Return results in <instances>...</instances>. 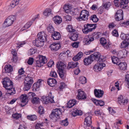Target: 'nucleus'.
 <instances>
[{
	"instance_id": "1",
	"label": "nucleus",
	"mask_w": 129,
	"mask_h": 129,
	"mask_svg": "<svg viewBox=\"0 0 129 129\" xmlns=\"http://www.w3.org/2000/svg\"><path fill=\"white\" fill-rule=\"evenodd\" d=\"M2 82L3 86L7 90L8 94L11 95L15 93V88L13 87V85L12 82L9 78L6 77L4 78L2 80Z\"/></svg>"
},
{
	"instance_id": "2",
	"label": "nucleus",
	"mask_w": 129,
	"mask_h": 129,
	"mask_svg": "<svg viewBox=\"0 0 129 129\" xmlns=\"http://www.w3.org/2000/svg\"><path fill=\"white\" fill-rule=\"evenodd\" d=\"M47 35L43 32H41L38 34L37 38L33 41V45L37 47L43 46L45 41H46Z\"/></svg>"
},
{
	"instance_id": "3",
	"label": "nucleus",
	"mask_w": 129,
	"mask_h": 129,
	"mask_svg": "<svg viewBox=\"0 0 129 129\" xmlns=\"http://www.w3.org/2000/svg\"><path fill=\"white\" fill-rule=\"evenodd\" d=\"M28 75L29 76L26 77L24 80V86L23 89L24 91L28 90L30 89L33 82V77H34V74L32 73Z\"/></svg>"
},
{
	"instance_id": "4",
	"label": "nucleus",
	"mask_w": 129,
	"mask_h": 129,
	"mask_svg": "<svg viewBox=\"0 0 129 129\" xmlns=\"http://www.w3.org/2000/svg\"><path fill=\"white\" fill-rule=\"evenodd\" d=\"M61 110L60 108L52 110L49 116L50 118L54 121H56L61 116Z\"/></svg>"
},
{
	"instance_id": "5",
	"label": "nucleus",
	"mask_w": 129,
	"mask_h": 129,
	"mask_svg": "<svg viewBox=\"0 0 129 129\" xmlns=\"http://www.w3.org/2000/svg\"><path fill=\"white\" fill-rule=\"evenodd\" d=\"M93 61L94 60L97 61L98 63H102L105 60V59L101 56V55L99 52H95L93 54L90 55Z\"/></svg>"
},
{
	"instance_id": "6",
	"label": "nucleus",
	"mask_w": 129,
	"mask_h": 129,
	"mask_svg": "<svg viewBox=\"0 0 129 129\" xmlns=\"http://www.w3.org/2000/svg\"><path fill=\"white\" fill-rule=\"evenodd\" d=\"M80 16L78 19L80 20L86 21L88 19V17L89 16V12L85 10H82L80 14Z\"/></svg>"
},
{
	"instance_id": "7",
	"label": "nucleus",
	"mask_w": 129,
	"mask_h": 129,
	"mask_svg": "<svg viewBox=\"0 0 129 129\" xmlns=\"http://www.w3.org/2000/svg\"><path fill=\"white\" fill-rule=\"evenodd\" d=\"M15 19V17L14 16L11 15L9 16L4 22V24L5 25V27H8L11 25Z\"/></svg>"
},
{
	"instance_id": "8",
	"label": "nucleus",
	"mask_w": 129,
	"mask_h": 129,
	"mask_svg": "<svg viewBox=\"0 0 129 129\" xmlns=\"http://www.w3.org/2000/svg\"><path fill=\"white\" fill-rule=\"evenodd\" d=\"M123 11L121 9L118 10L115 15V18L116 21H119L123 19Z\"/></svg>"
},
{
	"instance_id": "9",
	"label": "nucleus",
	"mask_w": 129,
	"mask_h": 129,
	"mask_svg": "<svg viewBox=\"0 0 129 129\" xmlns=\"http://www.w3.org/2000/svg\"><path fill=\"white\" fill-rule=\"evenodd\" d=\"M100 43L104 48L106 49H108L110 47L111 44L110 42L107 43L106 40L104 38H102L100 40Z\"/></svg>"
},
{
	"instance_id": "10",
	"label": "nucleus",
	"mask_w": 129,
	"mask_h": 129,
	"mask_svg": "<svg viewBox=\"0 0 129 129\" xmlns=\"http://www.w3.org/2000/svg\"><path fill=\"white\" fill-rule=\"evenodd\" d=\"M78 94L77 96V98L78 100L86 99V94L84 91H81L80 89L78 90Z\"/></svg>"
},
{
	"instance_id": "11",
	"label": "nucleus",
	"mask_w": 129,
	"mask_h": 129,
	"mask_svg": "<svg viewBox=\"0 0 129 129\" xmlns=\"http://www.w3.org/2000/svg\"><path fill=\"white\" fill-rule=\"evenodd\" d=\"M91 123V117L90 116H87L85 119L84 125V128L89 127Z\"/></svg>"
},
{
	"instance_id": "12",
	"label": "nucleus",
	"mask_w": 129,
	"mask_h": 129,
	"mask_svg": "<svg viewBox=\"0 0 129 129\" xmlns=\"http://www.w3.org/2000/svg\"><path fill=\"white\" fill-rule=\"evenodd\" d=\"M49 98L47 96H43L41 99V100L43 103L45 104H47L48 103H54V101L53 99L50 98L49 99Z\"/></svg>"
},
{
	"instance_id": "13",
	"label": "nucleus",
	"mask_w": 129,
	"mask_h": 129,
	"mask_svg": "<svg viewBox=\"0 0 129 129\" xmlns=\"http://www.w3.org/2000/svg\"><path fill=\"white\" fill-rule=\"evenodd\" d=\"M20 100L22 103H24V104L22 105L21 104L22 107H23L28 102V99H27V96L26 94H22L20 96Z\"/></svg>"
},
{
	"instance_id": "14",
	"label": "nucleus",
	"mask_w": 129,
	"mask_h": 129,
	"mask_svg": "<svg viewBox=\"0 0 129 129\" xmlns=\"http://www.w3.org/2000/svg\"><path fill=\"white\" fill-rule=\"evenodd\" d=\"M49 47L50 48L52 51H56L60 48V46L59 44L53 43Z\"/></svg>"
},
{
	"instance_id": "15",
	"label": "nucleus",
	"mask_w": 129,
	"mask_h": 129,
	"mask_svg": "<svg viewBox=\"0 0 129 129\" xmlns=\"http://www.w3.org/2000/svg\"><path fill=\"white\" fill-rule=\"evenodd\" d=\"M94 93L95 97L100 98L103 96L104 94V91L101 90L95 89L94 90Z\"/></svg>"
},
{
	"instance_id": "16",
	"label": "nucleus",
	"mask_w": 129,
	"mask_h": 129,
	"mask_svg": "<svg viewBox=\"0 0 129 129\" xmlns=\"http://www.w3.org/2000/svg\"><path fill=\"white\" fill-rule=\"evenodd\" d=\"M93 61L90 55L87 57L85 58L83 60L84 64L86 66H88L91 64Z\"/></svg>"
},
{
	"instance_id": "17",
	"label": "nucleus",
	"mask_w": 129,
	"mask_h": 129,
	"mask_svg": "<svg viewBox=\"0 0 129 129\" xmlns=\"http://www.w3.org/2000/svg\"><path fill=\"white\" fill-rule=\"evenodd\" d=\"M48 84L50 86H54L57 83L56 80L53 78H49L47 81Z\"/></svg>"
},
{
	"instance_id": "18",
	"label": "nucleus",
	"mask_w": 129,
	"mask_h": 129,
	"mask_svg": "<svg viewBox=\"0 0 129 129\" xmlns=\"http://www.w3.org/2000/svg\"><path fill=\"white\" fill-rule=\"evenodd\" d=\"M51 37L53 39L55 40H59L61 37L60 34L57 31H54L51 35Z\"/></svg>"
},
{
	"instance_id": "19",
	"label": "nucleus",
	"mask_w": 129,
	"mask_h": 129,
	"mask_svg": "<svg viewBox=\"0 0 129 129\" xmlns=\"http://www.w3.org/2000/svg\"><path fill=\"white\" fill-rule=\"evenodd\" d=\"M56 67L58 71L66 70V65L62 62H58L56 65Z\"/></svg>"
},
{
	"instance_id": "20",
	"label": "nucleus",
	"mask_w": 129,
	"mask_h": 129,
	"mask_svg": "<svg viewBox=\"0 0 129 129\" xmlns=\"http://www.w3.org/2000/svg\"><path fill=\"white\" fill-rule=\"evenodd\" d=\"M36 58L43 64L45 63L47 61L46 57L41 55H38Z\"/></svg>"
},
{
	"instance_id": "21",
	"label": "nucleus",
	"mask_w": 129,
	"mask_h": 129,
	"mask_svg": "<svg viewBox=\"0 0 129 129\" xmlns=\"http://www.w3.org/2000/svg\"><path fill=\"white\" fill-rule=\"evenodd\" d=\"M53 20L54 23L57 25H59L60 24L62 21V19L59 16H56L53 18Z\"/></svg>"
},
{
	"instance_id": "22",
	"label": "nucleus",
	"mask_w": 129,
	"mask_h": 129,
	"mask_svg": "<svg viewBox=\"0 0 129 129\" xmlns=\"http://www.w3.org/2000/svg\"><path fill=\"white\" fill-rule=\"evenodd\" d=\"M58 73L61 78L64 79L66 75V70H59Z\"/></svg>"
},
{
	"instance_id": "23",
	"label": "nucleus",
	"mask_w": 129,
	"mask_h": 129,
	"mask_svg": "<svg viewBox=\"0 0 129 129\" xmlns=\"http://www.w3.org/2000/svg\"><path fill=\"white\" fill-rule=\"evenodd\" d=\"M118 102L120 105L126 104L128 101V99H123L122 96L121 95L119 97H118Z\"/></svg>"
},
{
	"instance_id": "24",
	"label": "nucleus",
	"mask_w": 129,
	"mask_h": 129,
	"mask_svg": "<svg viewBox=\"0 0 129 129\" xmlns=\"http://www.w3.org/2000/svg\"><path fill=\"white\" fill-rule=\"evenodd\" d=\"M77 103L76 100L73 99L69 101L67 104L66 106L67 108H71L73 106L75 105Z\"/></svg>"
},
{
	"instance_id": "25",
	"label": "nucleus",
	"mask_w": 129,
	"mask_h": 129,
	"mask_svg": "<svg viewBox=\"0 0 129 129\" xmlns=\"http://www.w3.org/2000/svg\"><path fill=\"white\" fill-rule=\"evenodd\" d=\"M4 70L6 73H9L13 71V68L12 66L8 64L5 66Z\"/></svg>"
},
{
	"instance_id": "26",
	"label": "nucleus",
	"mask_w": 129,
	"mask_h": 129,
	"mask_svg": "<svg viewBox=\"0 0 129 129\" xmlns=\"http://www.w3.org/2000/svg\"><path fill=\"white\" fill-rule=\"evenodd\" d=\"M21 0H13L9 6V8L12 9L18 5Z\"/></svg>"
},
{
	"instance_id": "27",
	"label": "nucleus",
	"mask_w": 129,
	"mask_h": 129,
	"mask_svg": "<svg viewBox=\"0 0 129 129\" xmlns=\"http://www.w3.org/2000/svg\"><path fill=\"white\" fill-rule=\"evenodd\" d=\"M83 56L82 52H80L72 58V60L75 61L79 60Z\"/></svg>"
},
{
	"instance_id": "28",
	"label": "nucleus",
	"mask_w": 129,
	"mask_h": 129,
	"mask_svg": "<svg viewBox=\"0 0 129 129\" xmlns=\"http://www.w3.org/2000/svg\"><path fill=\"white\" fill-rule=\"evenodd\" d=\"M78 64V63L77 62H76L75 63L72 62H69L67 68L68 69H73L77 67Z\"/></svg>"
},
{
	"instance_id": "29",
	"label": "nucleus",
	"mask_w": 129,
	"mask_h": 129,
	"mask_svg": "<svg viewBox=\"0 0 129 129\" xmlns=\"http://www.w3.org/2000/svg\"><path fill=\"white\" fill-rule=\"evenodd\" d=\"M120 69L125 70L126 68L127 64L125 62H120L118 64Z\"/></svg>"
},
{
	"instance_id": "30",
	"label": "nucleus",
	"mask_w": 129,
	"mask_h": 129,
	"mask_svg": "<svg viewBox=\"0 0 129 129\" xmlns=\"http://www.w3.org/2000/svg\"><path fill=\"white\" fill-rule=\"evenodd\" d=\"M111 5V3L110 2H107L103 3V8L108 10L109 8Z\"/></svg>"
},
{
	"instance_id": "31",
	"label": "nucleus",
	"mask_w": 129,
	"mask_h": 129,
	"mask_svg": "<svg viewBox=\"0 0 129 129\" xmlns=\"http://www.w3.org/2000/svg\"><path fill=\"white\" fill-rule=\"evenodd\" d=\"M78 35L77 34H76L75 32L72 33L71 36L70 37V39L74 41H75L77 40Z\"/></svg>"
},
{
	"instance_id": "32",
	"label": "nucleus",
	"mask_w": 129,
	"mask_h": 129,
	"mask_svg": "<svg viewBox=\"0 0 129 129\" xmlns=\"http://www.w3.org/2000/svg\"><path fill=\"white\" fill-rule=\"evenodd\" d=\"M82 114V111L80 110H77L72 113V115L74 117L77 115H81Z\"/></svg>"
},
{
	"instance_id": "33",
	"label": "nucleus",
	"mask_w": 129,
	"mask_h": 129,
	"mask_svg": "<svg viewBox=\"0 0 129 129\" xmlns=\"http://www.w3.org/2000/svg\"><path fill=\"white\" fill-rule=\"evenodd\" d=\"M47 29L48 32L50 33H53L54 31V29L51 24H49L48 25Z\"/></svg>"
},
{
	"instance_id": "34",
	"label": "nucleus",
	"mask_w": 129,
	"mask_h": 129,
	"mask_svg": "<svg viewBox=\"0 0 129 129\" xmlns=\"http://www.w3.org/2000/svg\"><path fill=\"white\" fill-rule=\"evenodd\" d=\"M129 44V41L128 42L126 40H123L121 43L120 47L121 48H125L128 46Z\"/></svg>"
},
{
	"instance_id": "35",
	"label": "nucleus",
	"mask_w": 129,
	"mask_h": 129,
	"mask_svg": "<svg viewBox=\"0 0 129 129\" xmlns=\"http://www.w3.org/2000/svg\"><path fill=\"white\" fill-rule=\"evenodd\" d=\"M129 2L128 0H121L120 3L121 6L122 8H124L126 7V5Z\"/></svg>"
},
{
	"instance_id": "36",
	"label": "nucleus",
	"mask_w": 129,
	"mask_h": 129,
	"mask_svg": "<svg viewBox=\"0 0 129 129\" xmlns=\"http://www.w3.org/2000/svg\"><path fill=\"white\" fill-rule=\"evenodd\" d=\"M51 10L49 9H47L43 12V14L45 16H48L51 14Z\"/></svg>"
},
{
	"instance_id": "37",
	"label": "nucleus",
	"mask_w": 129,
	"mask_h": 129,
	"mask_svg": "<svg viewBox=\"0 0 129 129\" xmlns=\"http://www.w3.org/2000/svg\"><path fill=\"white\" fill-rule=\"evenodd\" d=\"M90 20H92L93 22L96 23L98 21V19L96 15H94L91 16L90 17Z\"/></svg>"
},
{
	"instance_id": "38",
	"label": "nucleus",
	"mask_w": 129,
	"mask_h": 129,
	"mask_svg": "<svg viewBox=\"0 0 129 129\" xmlns=\"http://www.w3.org/2000/svg\"><path fill=\"white\" fill-rule=\"evenodd\" d=\"M101 33L100 32H95L93 33L90 35V36H92L96 39L99 38L101 36Z\"/></svg>"
},
{
	"instance_id": "39",
	"label": "nucleus",
	"mask_w": 129,
	"mask_h": 129,
	"mask_svg": "<svg viewBox=\"0 0 129 129\" xmlns=\"http://www.w3.org/2000/svg\"><path fill=\"white\" fill-rule=\"evenodd\" d=\"M111 59L112 62L113 63L116 64L117 65H118L119 60L117 57L114 56L113 57H111Z\"/></svg>"
},
{
	"instance_id": "40",
	"label": "nucleus",
	"mask_w": 129,
	"mask_h": 129,
	"mask_svg": "<svg viewBox=\"0 0 129 129\" xmlns=\"http://www.w3.org/2000/svg\"><path fill=\"white\" fill-rule=\"evenodd\" d=\"M88 37V38L87 39L85 42V44L86 45H88L90 44V43L94 41V38L92 36Z\"/></svg>"
},
{
	"instance_id": "41",
	"label": "nucleus",
	"mask_w": 129,
	"mask_h": 129,
	"mask_svg": "<svg viewBox=\"0 0 129 129\" xmlns=\"http://www.w3.org/2000/svg\"><path fill=\"white\" fill-rule=\"evenodd\" d=\"M27 118L29 120L34 121L36 120L37 118V116L35 115H29L27 116Z\"/></svg>"
},
{
	"instance_id": "42",
	"label": "nucleus",
	"mask_w": 129,
	"mask_h": 129,
	"mask_svg": "<svg viewBox=\"0 0 129 129\" xmlns=\"http://www.w3.org/2000/svg\"><path fill=\"white\" fill-rule=\"evenodd\" d=\"M127 51L125 49L123 50L120 52L119 53L122 55V56L120 57V58H124L127 56Z\"/></svg>"
},
{
	"instance_id": "43",
	"label": "nucleus",
	"mask_w": 129,
	"mask_h": 129,
	"mask_svg": "<svg viewBox=\"0 0 129 129\" xmlns=\"http://www.w3.org/2000/svg\"><path fill=\"white\" fill-rule=\"evenodd\" d=\"M7 38V35H3L1 37V38L0 39V44L3 42H5L7 41L8 37Z\"/></svg>"
},
{
	"instance_id": "44",
	"label": "nucleus",
	"mask_w": 129,
	"mask_h": 129,
	"mask_svg": "<svg viewBox=\"0 0 129 129\" xmlns=\"http://www.w3.org/2000/svg\"><path fill=\"white\" fill-rule=\"evenodd\" d=\"M67 29L68 32L72 33L75 32V29L72 28V26L70 25L68 26V27L67 28Z\"/></svg>"
},
{
	"instance_id": "45",
	"label": "nucleus",
	"mask_w": 129,
	"mask_h": 129,
	"mask_svg": "<svg viewBox=\"0 0 129 129\" xmlns=\"http://www.w3.org/2000/svg\"><path fill=\"white\" fill-rule=\"evenodd\" d=\"M21 115L20 114H18L17 113H15L13 114L12 115V117L15 119H18L19 118L21 117Z\"/></svg>"
},
{
	"instance_id": "46",
	"label": "nucleus",
	"mask_w": 129,
	"mask_h": 129,
	"mask_svg": "<svg viewBox=\"0 0 129 129\" xmlns=\"http://www.w3.org/2000/svg\"><path fill=\"white\" fill-rule=\"evenodd\" d=\"M35 95L34 93L30 92L27 94V99H32Z\"/></svg>"
},
{
	"instance_id": "47",
	"label": "nucleus",
	"mask_w": 129,
	"mask_h": 129,
	"mask_svg": "<svg viewBox=\"0 0 129 129\" xmlns=\"http://www.w3.org/2000/svg\"><path fill=\"white\" fill-rule=\"evenodd\" d=\"M80 81L82 84H85L87 82L86 79L85 77H81L80 78Z\"/></svg>"
},
{
	"instance_id": "48",
	"label": "nucleus",
	"mask_w": 129,
	"mask_h": 129,
	"mask_svg": "<svg viewBox=\"0 0 129 129\" xmlns=\"http://www.w3.org/2000/svg\"><path fill=\"white\" fill-rule=\"evenodd\" d=\"M64 11L67 13H68L70 12V8L68 5H65L63 7Z\"/></svg>"
},
{
	"instance_id": "49",
	"label": "nucleus",
	"mask_w": 129,
	"mask_h": 129,
	"mask_svg": "<svg viewBox=\"0 0 129 129\" xmlns=\"http://www.w3.org/2000/svg\"><path fill=\"white\" fill-rule=\"evenodd\" d=\"M36 66L39 67H41L43 66V64L41 63L40 61H39V60L36 58Z\"/></svg>"
},
{
	"instance_id": "50",
	"label": "nucleus",
	"mask_w": 129,
	"mask_h": 129,
	"mask_svg": "<svg viewBox=\"0 0 129 129\" xmlns=\"http://www.w3.org/2000/svg\"><path fill=\"white\" fill-rule=\"evenodd\" d=\"M60 124L62 125H63L64 126L67 125L68 124L67 118H66L64 120H62Z\"/></svg>"
},
{
	"instance_id": "51",
	"label": "nucleus",
	"mask_w": 129,
	"mask_h": 129,
	"mask_svg": "<svg viewBox=\"0 0 129 129\" xmlns=\"http://www.w3.org/2000/svg\"><path fill=\"white\" fill-rule=\"evenodd\" d=\"M31 101L33 103L38 104L39 102V98L37 97H34L32 99Z\"/></svg>"
},
{
	"instance_id": "52",
	"label": "nucleus",
	"mask_w": 129,
	"mask_h": 129,
	"mask_svg": "<svg viewBox=\"0 0 129 129\" xmlns=\"http://www.w3.org/2000/svg\"><path fill=\"white\" fill-rule=\"evenodd\" d=\"M86 26H88L89 27H92V28H91L92 29V30H93L95 29L96 27V24H86Z\"/></svg>"
},
{
	"instance_id": "53",
	"label": "nucleus",
	"mask_w": 129,
	"mask_h": 129,
	"mask_svg": "<svg viewBox=\"0 0 129 129\" xmlns=\"http://www.w3.org/2000/svg\"><path fill=\"white\" fill-rule=\"evenodd\" d=\"M39 113L40 114H42L44 113V110L42 106H40L39 107L38 109Z\"/></svg>"
},
{
	"instance_id": "54",
	"label": "nucleus",
	"mask_w": 129,
	"mask_h": 129,
	"mask_svg": "<svg viewBox=\"0 0 129 129\" xmlns=\"http://www.w3.org/2000/svg\"><path fill=\"white\" fill-rule=\"evenodd\" d=\"M36 52V50L33 48H32L29 49L28 51V54L29 55H31L34 54Z\"/></svg>"
},
{
	"instance_id": "55",
	"label": "nucleus",
	"mask_w": 129,
	"mask_h": 129,
	"mask_svg": "<svg viewBox=\"0 0 129 129\" xmlns=\"http://www.w3.org/2000/svg\"><path fill=\"white\" fill-rule=\"evenodd\" d=\"M50 76L55 78L57 76V73L55 71H51L50 73Z\"/></svg>"
},
{
	"instance_id": "56",
	"label": "nucleus",
	"mask_w": 129,
	"mask_h": 129,
	"mask_svg": "<svg viewBox=\"0 0 129 129\" xmlns=\"http://www.w3.org/2000/svg\"><path fill=\"white\" fill-rule=\"evenodd\" d=\"M88 29L86 28V27H84V29H82V30L83 31V32L84 33L86 34L88 33L89 32H90L92 31V30L91 29Z\"/></svg>"
},
{
	"instance_id": "57",
	"label": "nucleus",
	"mask_w": 129,
	"mask_h": 129,
	"mask_svg": "<svg viewBox=\"0 0 129 129\" xmlns=\"http://www.w3.org/2000/svg\"><path fill=\"white\" fill-rule=\"evenodd\" d=\"M34 62V59L33 57H30L27 61V63L29 65H32Z\"/></svg>"
},
{
	"instance_id": "58",
	"label": "nucleus",
	"mask_w": 129,
	"mask_h": 129,
	"mask_svg": "<svg viewBox=\"0 0 129 129\" xmlns=\"http://www.w3.org/2000/svg\"><path fill=\"white\" fill-rule=\"evenodd\" d=\"M125 80L127 82V87L129 88V75L128 74L126 76Z\"/></svg>"
},
{
	"instance_id": "59",
	"label": "nucleus",
	"mask_w": 129,
	"mask_h": 129,
	"mask_svg": "<svg viewBox=\"0 0 129 129\" xmlns=\"http://www.w3.org/2000/svg\"><path fill=\"white\" fill-rule=\"evenodd\" d=\"M54 64V62L52 60H50L48 63L47 65L48 67H51Z\"/></svg>"
},
{
	"instance_id": "60",
	"label": "nucleus",
	"mask_w": 129,
	"mask_h": 129,
	"mask_svg": "<svg viewBox=\"0 0 129 129\" xmlns=\"http://www.w3.org/2000/svg\"><path fill=\"white\" fill-rule=\"evenodd\" d=\"M109 111V113L113 115L114 114L115 112L114 110L111 107H109L108 108Z\"/></svg>"
},
{
	"instance_id": "61",
	"label": "nucleus",
	"mask_w": 129,
	"mask_h": 129,
	"mask_svg": "<svg viewBox=\"0 0 129 129\" xmlns=\"http://www.w3.org/2000/svg\"><path fill=\"white\" fill-rule=\"evenodd\" d=\"M17 60V55H13L12 58L11 59V61L13 62H16Z\"/></svg>"
},
{
	"instance_id": "62",
	"label": "nucleus",
	"mask_w": 129,
	"mask_h": 129,
	"mask_svg": "<svg viewBox=\"0 0 129 129\" xmlns=\"http://www.w3.org/2000/svg\"><path fill=\"white\" fill-rule=\"evenodd\" d=\"M79 44L78 42H75L72 44V46L73 47L77 48L78 47Z\"/></svg>"
},
{
	"instance_id": "63",
	"label": "nucleus",
	"mask_w": 129,
	"mask_h": 129,
	"mask_svg": "<svg viewBox=\"0 0 129 129\" xmlns=\"http://www.w3.org/2000/svg\"><path fill=\"white\" fill-rule=\"evenodd\" d=\"M98 105H99L101 106H102L104 105V102L102 100H99L98 101Z\"/></svg>"
},
{
	"instance_id": "64",
	"label": "nucleus",
	"mask_w": 129,
	"mask_h": 129,
	"mask_svg": "<svg viewBox=\"0 0 129 129\" xmlns=\"http://www.w3.org/2000/svg\"><path fill=\"white\" fill-rule=\"evenodd\" d=\"M95 115L97 116H101L102 113L100 112V110H97L95 111Z\"/></svg>"
}]
</instances>
